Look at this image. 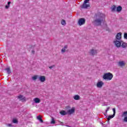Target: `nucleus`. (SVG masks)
Returning a JSON list of instances; mask_svg holds the SVG:
<instances>
[{
	"mask_svg": "<svg viewBox=\"0 0 127 127\" xmlns=\"http://www.w3.org/2000/svg\"><path fill=\"white\" fill-rule=\"evenodd\" d=\"M95 17H96V19L94 20V22L96 24V25L99 26L102 24V22L105 21V14L98 12L95 14Z\"/></svg>",
	"mask_w": 127,
	"mask_h": 127,
	"instance_id": "1",
	"label": "nucleus"
},
{
	"mask_svg": "<svg viewBox=\"0 0 127 127\" xmlns=\"http://www.w3.org/2000/svg\"><path fill=\"white\" fill-rule=\"evenodd\" d=\"M114 77V75H113V74H112L110 72L106 73L104 74L103 76V78L104 80H107V81H110V80H112L113 79V77Z\"/></svg>",
	"mask_w": 127,
	"mask_h": 127,
	"instance_id": "2",
	"label": "nucleus"
},
{
	"mask_svg": "<svg viewBox=\"0 0 127 127\" xmlns=\"http://www.w3.org/2000/svg\"><path fill=\"white\" fill-rule=\"evenodd\" d=\"M86 22V20H85V19L83 18H81L79 19L78 21V25H79L80 26H81V25H84V24Z\"/></svg>",
	"mask_w": 127,
	"mask_h": 127,
	"instance_id": "3",
	"label": "nucleus"
},
{
	"mask_svg": "<svg viewBox=\"0 0 127 127\" xmlns=\"http://www.w3.org/2000/svg\"><path fill=\"white\" fill-rule=\"evenodd\" d=\"M114 44H115L116 46L118 48L121 47L122 45V42L120 41V40H115L114 41Z\"/></svg>",
	"mask_w": 127,
	"mask_h": 127,
	"instance_id": "4",
	"label": "nucleus"
},
{
	"mask_svg": "<svg viewBox=\"0 0 127 127\" xmlns=\"http://www.w3.org/2000/svg\"><path fill=\"white\" fill-rule=\"evenodd\" d=\"M67 115H72L75 113V107H72L71 109L67 110Z\"/></svg>",
	"mask_w": 127,
	"mask_h": 127,
	"instance_id": "5",
	"label": "nucleus"
},
{
	"mask_svg": "<svg viewBox=\"0 0 127 127\" xmlns=\"http://www.w3.org/2000/svg\"><path fill=\"white\" fill-rule=\"evenodd\" d=\"M39 80L42 82V83H43L46 81V77H45V76H41L39 77Z\"/></svg>",
	"mask_w": 127,
	"mask_h": 127,
	"instance_id": "6",
	"label": "nucleus"
},
{
	"mask_svg": "<svg viewBox=\"0 0 127 127\" xmlns=\"http://www.w3.org/2000/svg\"><path fill=\"white\" fill-rule=\"evenodd\" d=\"M17 98L20 100V101H21L22 102H25L26 99L25 97H23V95H20L17 96Z\"/></svg>",
	"mask_w": 127,
	"mask_h": 127,
	"instance_id": "7",
	"label": "nucleus"
},
{
	"mask_svg": "<svg viewBox=\"0 0 127 127\" xmlns=\"http://www.w3.org/2000/svg\"><path fill=\"white\" fill-rule=\"evenodd\" d=\"M121 39H122V33L120 32L117 34L115 40H120Z\"/></svg>",
	"mask_w": 127,
	"mask_h": 127,
	"instance_id": "8",
	"label": "nucleus"
},
{
	"mask_svg": "<svg viewBox=\"0 0 127 127\" xmlns=\"http://www.w3.org/2000/svg\"><path fill=\"white\" fill-rule=\"evenodd\" d=\"M104 85V82L103 81H99L97 82L96 86L97 88H102Z\"/></svg>",
	"mask_w": 127,
	"mask_h": 127,
	"instance_id": "9",
	"label": "nucleus"
},
{
	"mask_svg": "<svg viewBox=\"0 0 127 127\" xmlns=\"http://www.w3.org/2000/svg\"><path fill=\"white\" fill-rule=\"evenodd\" d=\"M86 3H83L82 6V8H88V7H90V4Z\"/></svg>",
	"mask_w": 127,
	"mask_h": 127,
	"instance_id": "10",
	"label": "nucleus"
},
{
	"mask_svg": "<svg viewBox=\"0 0 127 127\" xmlns=\"http://www.w3.org/2000/svg\"><path fill=\"white\" fill-rule=\"evenodd\" d=\"M90 53L91 54V55H95V54H97V50L92 49L90 51Z\"/></svg>",
	"mask_w": 127,
	"mask_h": 127,
	"instance_id": "11",
	"label": "nucleus"
},
{
	"mask_svg": "<svg viewBox=\"0 0 127 127\" xmlns=\"http://www.w3.org/2000/svg\"><path fill=\"white\" fill-rule=\"evenodd\" d=\"M34 102L36 104H39V103H40V99H39V98H35V99H34Z\"/></svg>",
	"mask_w": 127,
	"mask_h": 127,
	"instance_id": "12",
	"label": "nucleus"
},
{
	"mask_svg": "<svg viewBox=\"0 0 127 127\" xmlns=\"http://www.w3.org/2000/svg\"><path fill=\"white\" fill-rule=\"evenodd\" d=\"M60 114H61L62 116H66V115H67L68 113L65 111L63 110L60 112Z\"/></svg>",
	"mask_w": 127,
	"mask_h": 127,
	"instance_id": "13",
	"label": "nucleus"
},
{
	"mask_svg": "<svg viewBox=\"0 0 127 127\" xmlns=\"http://www.w3.org/2000/svg\"><path fill=\"white\" fill-rule=\"evenodd\" d=\"M73 99L76 101H78V100H80V96H79L78 95H75L73 97Z\"/></svg>",
	"mask_w": 127,
	"mask_h": 127,
	"instance_id": "14",
	"label": "nucleus"
},
{
	"mask_svg": "<svg viewBox=\"0 0 127 127\" xmlns=\"http://www.w3.org/2000/svg\"><path fill=\"white\" fill-rule=\"evenodd\" d=\"M122 9H123V7L121 6H119L117 7V11L118 12H120V11H122Z\"/></svg>",
	"mask_w": 127,
	"mask_h": 127,
	"instance_id": "15",
	"label": "nucleus"
},
{
	"mask_svg": "<svg viewBox=\"0 0 127 127\" xmlns=\"http://www.w3.org/2000/svg\"><path fill=\"white\" fill-rule=\"evenodd\" d=\"M37 120L40 122V123H43V120H42V118L40 117V116H38L37 117Z\"/></svg>",
	"mask_w": 127,
	"mask_h": 127,
	"instance_id": "16",
	"label": "nucleus"
},
{
	"mask_svg": "<svg viewBox=\"0 0 127 127\" xmlns=\"http://www.w3.org/2000/svg\"><path fill=\"white\" fill-rule=\"evenodd\" d=\"M116 9H117V7L116 6V5H113L111 7V10H112V11H113V12L116 11Z\"/></svg>",
	"mask_w": 127,
	"mask_h": 127,
	"instance_id": "17",
	"label": "nucleus"
},
{
	"mask_svg": "<svg viewBox=\"0 0 127 127\" xmlns=\"http://www.w3.org/2000/svg\"><path fill=\"white\" fill-rule=\"evenodd\" d=\"M119 66H120L121 67H123V66H125V65H126V64H125V62H120L119 63Z\"/></svg>",
	"mask_w": 127,
	"mask_h": 127,
	"instance_id": "18",
	"label": "nucleus"
},
{
	"mask_svg": "<svg viewBox=\"0 0 127 127\" xmlns=\"http://www.w3.org/2000/svg\"><path fill=\"white\" fill-rule=\"evenodd\" d=\"M121 46L123 48H126V47H127V43H123L121 45Z\"/></svg>",
	"mask_w": 127,
	"mask_h": 127,
	"instance_id": "19",
	"label": "nucleus"
},
{
	"mask_svg": "<svg viewBox=\"0 0 127 127\" xmlns=\"http://www.w3.org/2000/svg\"><path fill=\"white\" fill-rule=\"evenodd\" d=\"M37 78H38V75H34L32 77V79L34 81H35V80L37 79Z\"/></svg>",
	"mask_w": 127,
	"mask_h": 127,
	"instance_id": "20",
	"label": "nucleus"
},
{
	"mask_svg": "<svg viewBox=\"0 0 127 127\" xmlns=\"http://www.w3.org/2000/svg\"><path fill=\"white\" fill-rule=\"evenodd\" d=\"M114 117H115V115H114V114L108 116V118H107L108 121H110L111 119H113V118H114Z\"/></svg>",
	"mask_w": 127,
	"mask_h": 127,
	"instance_id": "21",
	"label": "nucleus"
},
{
	"mask_svg": "<svg viewBox=\"0 0 127 127\" xmlns=\"http://www.w3.org/2000/svg\"><path fill=\"white\" fill-rule=\"evenodd\" d=\"M5 70L6 71H7V74H10V73H11V72H10V68H5Z\"/></svg>",
	"mask_w": 127,
	"mask_h": 127,
	"instance_id": "22",
	"label": "nucleus"
},
{
	"mask_svg": "<svg viewBox=\"0 0 127 127\" xmlns=\"http://www.w3.org/2000/svg\"><path fill=\"white\" fill-rule=\"evenodd\" d=\"M61 24L62 25H65L66 24V21H65V20H62L61 21Z\"/></svg>",
	"mask_w": 127,
	"mask_h": 127,
	"instance_id": "23",
	"label": "nucleus"
},
{
	"mask_svg": "<svg viewBox=\"0 0 127 127\" xmlns=\"http://www.w3.org/2000/svg\"><path fill=\"white\" fill-rule=\"evenodd\" d=\"M12 123H13V124H17L18 123V121H17V120L14 119L12 120Z\"/></svg>",
	"mask_w": 127,
	"mask_h": 127,
	"instance_id": "24",
	"label": "nucleus"
},
{
	"mask_svg": "<svg viewBox=\"0 0 127 127\" xmlns=\"http://www.w3.org/2000/svg\"><path fill=\"white\" fill-rule=\"evenodd\" d=\"M51 124L53 125H54V124H55V120H54V118H52Z\"/></svg>",
	"mask_w": 127,
	"mask_h": 127,
	"instance_id": "25",
	"label": "nucleus"
},
{
	"mask_svg": "<svg viewBox=\"0 0 127 127\" xmlns=\"http://www.w3.org/2000/svg\"><path fill=\"white\" fill-rule=\"evenodd\" d=\"M127 111H125L123 113V117H127Z\"/></svg>",
	"mask_w": 127,
	"mask_h": 127,
	"instance_id": "26",
	"label": "nucleus"
},
{
	"mask_svg": "<svg viewBox=\"0 0 127 127\" xmlns=\"http://www.w3.org/2000/svg\"><path fill=\"white\" fill-rule=\"evenodd\" d=\"M113 111L114 116H116V108H113Z\"/></svg>",
	"mask_w": 127,
	"mask_h": 127,
	"instance_id": "27",
	"label": "nucleus"
},
{
	"mask_svg": "<svg viewBox=\"0 0 127 127\" xmlns=\"http://www.w3.org/2000/svg\"><path fill=\"white\" fill-rule=\"evenodd\" d=\"M124 38H125L126 39H127V33L124 34Z\"/></svg>",
	"mask_w": 127,
	"mask_h": 127,
	"instance_id": "28",
	"label": "nucleus"
},
{
	"mask_svg": "<svg viewBox=\"0 0 127 127\" xmlns=\"http://www.w3.org/2000/svg\"><path fill=\"white\" fill-rule=\"evenodd\" d=\"M89 1L90 0H85L84 1V3H88V2H89Z\"/></svg>",
	"mask_w": 127,
	"mask_h": 127,
	"instance_id": "29",
	"label": "nucleus"
},
{
	"mask_svg": "<svg viewBox=\"0 0 127 127\" xmlns=\"http://www.w3.org/2000/svg\"><path fill=\"white\" fill-rule=\"evenodd\" d=\"M124 122H126V123H127V117H125L124 119Z\"/></svg>",
	"mask_w": 127,
	"mask_h": 127,
	"instance_id": "30",
	"label": "nucleus"
},
{
	"mask_svg": "<svg viewBox=\"0 0 127 127\" xmlns=\"http://www.w3.org/2000/svg\"><path fill=\"white\" fill-rule=\"evenodd\" d=\"M65 51H66V50L65 49H62V52H63V53L65 52Z\"/></svg>",
	"mask_w": 127,
	"mask_h": 127,
	"instance_id": "31",
	"label": "nucleus"
},
{
	"mask_svg": "<svg viewBox=\"0 0 127 127\" xmlns=\"http://www.w3.org/2000/svg\"><path fill=\"white\" fill-rule=\"evenodd\" d=\"M10 5H6L5 6V8H6V9H7V8H8L9 7Z\"/></svg>",
	"mask_w": 127,
	"mask_h": 127,
	"instance_id": "32",
	"label": "nucleus"
},
{
	"mask_svg": "<svg viewBox=\"0 0 127 127\" xmlns=\"http://www.w3.org/2000/svg\"><path fill=\"white\" fill-rule=\"evenodd\" d=\"M109 110H110V107L107 108V110H106V113H108Z\"/></svg>",
	"mask_w": 127,
	"mask_h": 127,
	"instance_id": "33",
	"label": "nucleus"
},
{
	"mask_svg": "<svg viewBox=\"0 0 127 127\" xmlns=\"http://www.w3.org/2000/svg\"><path fill=\"white\" fill-rule=\"evenodd\" d=\"M7 127H12V124H8L7 125Z\"/></svg>",
	"mask_w": 127,
	"mask_h": 127,
	"instance_id": "34",
	"label": "nucleus"
},
{
	"mask_svg": "<svg viewBox=\"0 0 127 127\" xmlns=\"http://www.w3.org/2000/svg\"><path fill=\"white\" fill-rule=\"evenodd\" d=\"M67 48H68V46H65L64 47V49H67Z\"/></svg>",
	"mask_w": 127,
	"mask_h": 127,
	"instance_id": "35",
	"label": "nucleus"
},
{
	"mask_svg": "<svg viewBox=\"0 0 127 127\" xmlns=\"http://www.w3.org/2000/svg\"><path fill=\"white\" fill-rule=\"evenodd\" d=\"M10 3H11V2L8 1V2H7L8 5H9L10 4Z\"/></svg>",
	"mask_w": 127,
	"mask_h": 127,
	"instance_id": "36",
	"label": "nucleus"
},
{
	"mask_svg": "<svg viewBox=\"0 0 127 127\" xmlns=\"http://www.w3.org/2000/svg\"><path fill=\"white\" fill-rule=\"evenodd\" d=\"M53 67H54V66H50V67H49V68H50V69H52V68H53Z\"/></svg>",
	"mask_w": 127,
	"mask_h": 127,
	"instance_id": "37",
	"label": "nucleus"
},
{
	"mask_svg": "<svg viewBox=\"0 0 127 127\" xmlns=\"http://www.w3.org/2000/svg\"><path fill=\"white\" fill-rule=\"evenodd\" d=\"M35 51H32V53L33 54H34V53H35Z\"/></svg>",
	"mask_w": 127,
	"mask_h": 127,
	"instance_id": "38",
	"label": "nucleus"
},
{
	"mask_svg": "<svg viewBox=\"0 0 127 127\" xmlns=\"http://www.w3.org/2000/svg\"><path fill=\"white\" fill-rule=\"evenodd\" d=\"M67 109H70V107L69 106H67V107H66Z\"/></svg>",
	"mask_w": 127,
	"mask_h": 127,
	"instance_id": "39",
	"label": "nucleus"
}]
</instances>
